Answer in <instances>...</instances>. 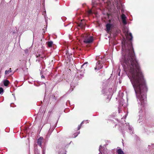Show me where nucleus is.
Wrapping results in <instances>:
<instances>
[{
    "label": "nucleus",
    "instance_id": "7",
    "mask_svg": "<svg viewBox=\"0 0 154 154\" xmlns=\"http://www.w3.org/2000/svg\"><path fill=\"white\" fill-rule=\"evenodd\" d=\"M3 83L4 85L6 86H7L9 83V82L8 80H6L3 81Z\"/></svg>",
    "mask_w": 154,
    "mask_h": 154
},
{
    "label": "nucleus",
    "instance_id": "17",
    "mask_svg": "<svg viewBox=\"0 0 154 154\" xmlns=\"http://www.w3.org/2000/svg\"><path fill=\"white\" fill-rule=\"evenodd\" d=\"M79 26H81V24H80V25H79Z\"/></svg>",
    "mask_w": 154,
    "mask_h": 154
},
{
    "label": "nucleus",
    "instance_id": "11",
    "mask_svg": "<svg viewBox=\"0 0 154 154\" xmlns=\"http://www.w3.org/2000/svg\"><path fill=\"white\" fill-rule=\"evenodd\" d=\"M53 44V42L52 41L49 42L48 43V46L49 47H51Z\"/></svg>",
    "mask_w": 154,
    "mask_h": 154
},
{
    "label": "nucleus",
    "instance_id": "10",
    "mask_svg": "<svg viewBox=\"0 0 154 154\" xmlns=\"http://www.w3.org/2000/svg\"><path fill=\"white\" fill-rule=\"evenodd\" d=\"M11 72V68H10L8 70H6L5 71V74L6 75H8Z\"/></svg>",
    "mask_w": 154,
    "mask_h": 154
},
{
    "label": "nucleus",
    "instance_id": "19",
    "mask_svg": "<svg viewBox=\"0 0 154 154\" xmlns=\"http://www.w3.org/2000/svg\"><path fill=\"white\" fill-rule=\"evenodd\" d=\"M80 127H79V129H80Z\"/></svg>",
    "mask_w": 154,
    "mask_h": 154
},
{
    "label": "nucleus",
    "instance_id": "6",
    "mask_svg": "<svg viewBox=\"0 0 154 154\" xmlns=\"http://www.w3.org/2000/svg\"><path fill=\"white\" fill-rule=\"evenodd\" d=\"M121 18L123 23L125 25L126 24H127V22L126 20V17L125 15L124 14H122L121 16Z\"/></svg>",
    "mask_w": 154,
    "mask_h": 154
},
{
    "label": "nucleus",
    "instance_id": "16",
    "mask_svg": "<svg viewBox=\"0 0 154 154\" xmlns=\"http://www.w3.org/2000/svg\"><path fill=\"white\" fill-rule=\"evenodd\" d=\"M85 65V64H84L82 65V67L83 66H84Z\"/></svg>",
    "mask_w": 154,
    "mask_h": 154
},
{
    "label": "nucleus",
    "instance_id": "3",
    "mask_svg": "<svg viewBox=\"0 0 154 154\" xmlns=\"http://www.w3.org/2000/svg\"><path fill=\"white\" fill-rule=\"evenodd\" d=\"M112 23H111L110 22L109 23H107L106 25V31L108 32H109L110 29L112 27Z\"/></svg>",
    "mask_w": 154,
    "mask_h": 154
},
{
    "label": "nucleus",
    "instance_id": "12",
    "mask_svg": "<svg viewBox=\"0 0 154 154\" xmlns=\"http://www.w3.org/2000/svg\"><path fill=\"white\" fill-rule=\"evenodd\" d=\"M3 89L2 88H0V94L3 93Z\"/></svg>",
    "mask_w": 154,
    "mask_h": 154
},
{
    "label": "nucleus",
    "instance_id": "14",
    "mask_svg": "<svg viewBox=\"0 0 154 154\" xmlns=\"http://www.w3.org/2000/svg\"><path fill=\"white\" fill-rule=\"evenodd\" d=\"M102 147L101 146H100V148H99V151H100V152L102 150Z\"/></svg>",
    "mask_w": 154,
    "mask_h": 154
},
{
    "label": "nucleus",
    "instance_id": "13",
    "mask_svg": "<svg viewBox=\"0 0 154 154\" xmlns=\"http://www.w3.org/2000/svg\"><path fill=\"white\" fill-rule=\"evenodd\" d=\"M88 13L89 14H91L92 13V11L91 10H89L88 11Z\"/></svg>",
    "mask_w": 154,
    "mask_h": 154
},
{
    "label": "nucleus",
    "instance_id": "9",
    "mask_svg": "<svg viewBox=\"0 0 154 154\" xmlns=\"http://www.w3.org/2000/svg\"><path fill=\"white\" fill-rule=\"evenodd\" d=\"M117 152L118 154H124L123 151L121 149H118Z\"/></svg>",
    "mask_w": 154,
    "mask_h": 154
},
{
    "label": "nucleus",
    "instance_id": "1",
    "mask_svg": "<svg viewBox=\"0 0 154 154\" xmlns=\"http://www.w3.org/2000/svg\"><path fill=\"white\" fill-rule=\"evenodd\" d=\"M124 53L125 55L122 57L123 65L127 68L128 75L133 85L137 98L140 102L141 105H143L146 102L144 92L146 91L147 88L131 45L124 51Z\"/></svg>",
    "mask_w": 154,
    "mask_h": 154
},
{
    "label": "nucleus",
    "instance_id": "8",
    "mask_svg": "<svg viewBox=\"0 0 154 154\" xmlns=\"http://www.w3.org/2000/svg\"><path fill=\"white\" fill-rule=\"evenodd\" d=\"M42 139H43V138L40 137L39 138L38 140V141H37L38 144L40 146H41V143H42Z\"/></svg>",
    "mask_w": 154,
    "mask_h": 154
},
{
    "label": "nucleus",
    "instance_id": "4",
    "mask_svg": "<svg viewBox=\"0 0 154 154\" xmlns=\"http://www.w3.org/2000/svg\"><path fill=\"white\" fill-rule=\"evenodd\" d=\"M103 66V65L101 64L100 62L99 61L97 63L96 66L94 69L95 70H98L102 68Z\"/></svg>",
    "mask_w": 154,
    "mask_h": 154
},
{
    "label": "nucleus",
    "instance_id": "5",
    "mask_svg": "<svg viewBox=\"0 0 154 154\" xmlns=\"http://www.w3.org/2000/svg\"><path fill=\"white\" fill-rule=\"evenodd\" d=\"M125 35L128 39L131 40L132 39V36L131 33L126 32L125 33Z\"/></svg>",
    "mask_w": 154,
    "mask_h": 154
},
{
    "label": "nucleus",
    "instance_id": "20",
    "mask_svg": "<svg viewBox=\"0 0 154 154\" xmlns=\"http://www.w3.org/2000/svg\"><path fill=\"white\" fill-rule=\"evenodd\" d=\"M101 154H102V153H101Z\"/></svg>",
    "mask_w": 154,
    "mask_h": 154
},
{
    "label": "nucleus",
    "instance_id": "15",
    "mask_svg": "<svg viewBox=\"0 0 154 154\" xmlns=\"http://www.w3.org/2000/svg\"><path fill=\"white\" fill-rule=\"evenodd\" d=\"M86 122V121H83L81 123V124H80V125H81L82 123L84 122Z\"/></svg>",
    "mask_w": 154,
    "mask_h": 154
},
{
    "label": "nucleus",
    "instance_id": "18",
    "mask_svg": "<svg viewBox=\"0 0 154 154\" xmlns=\"http://www.w3.org/2000/svg\"><path fill=\"white\" fill-rule=\"evenodd\" d=\"M131 128V129L132 128H129V129H130Z\"/></svg>",
    "mask_w": 154,
    "mask_h": 154
},
{
    "label": "nucleus",
    "instance_id": "2",
    "mask_svg": "<svg viewBox=\"0 0 154 154\" xmlns=\"http://www.w3.org/2000/svg\"><path fill=\"white\" fill-rule=\"evenodd\" d=\"M84 42L90 43L92 42L93 40V37L88 34H85L82 36Z\"/></svg>",
    "mask_w": 154,
    "mask_h": 154
}]
</instances>
